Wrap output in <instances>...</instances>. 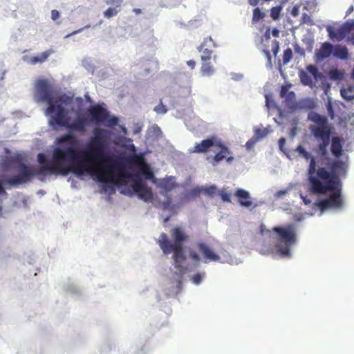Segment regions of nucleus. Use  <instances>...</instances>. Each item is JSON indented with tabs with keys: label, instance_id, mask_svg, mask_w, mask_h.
<instances>
[{
	"label": "nucleus",
	"instance_id": "f257e3e1",
	"mask_svg": "<svg viewBox=\"0 0 354 354\" xmlns=\"http://www.w3.org/2000/svg\"><path fill=\"white\" fill-rule=\"evenodd\" d=\"M57 144L50 156L44 153L37 154L39 167L34 168L21 162H17L12 158L4 159L2 163L3 168L6 170L16 168L18 174L10 178L0 176V195L7 194L6 185L17 186L28 182L34 176L44 180L48 174L67 176L73 174L80 179L89 176L101 185L102 192H109L113 195L116 188L126 187L120 191L121 194L131 196L134 193L145 202L151 201V189L133 174L129 172L116 174L120 164L116 155L111 151H106L100 160L78 162L77 147L68 136L57 138Z\"/></svg>",
	"mask_w": 354,
	"mask_h": 354
},
{
	"label": "nucleus",
	"instance_id": "39448f33",
	"mask_svg": "<svg viewBox=\"0 0 354 354\" xmlns=\"http://www.w3.org/2000/svg\"><path fill=\"white\" fill-rule=\"evenodd\" d=\"M262 243L259 253L262 255L279 256L283 258L291 257L290 248L297 243V226L290 224L286 227H274L272 232L265 230L261 226Z\"/></svg>",
	"mask_w": 354,
	"mask_h": 354
},
{
	"label": "nucleus",
	"instance_id": "f704fd0d",
	"mask_svg": "<svg viewBox=\"0 0 354 354\" xmlns=\"http://www.w3.org/2000/svg\"><path fill=\"white\" fill-rule=\"evenodd\" d=\"M203 190V186L197 187L189 192H187L185 196L186 197H196Z\"/></svg>",
	"mask_w": 354,
	"mask_h": 354
},
{
	"label": "nucleus",
	"instance_id": "ddd939ff",
	"mask_svg": "<svg viewBox=\"0 0 354 354\" xmlns=\"http://www.w3.org/2000/svg\"><path fill=\"white\" fill-rule=\"evenodd\" d=\"M133 140L126 136H118L114 140L116 145L120 146L122 148L131 153L136 151V146L132 143Z\"/></svg>",
	"mask_w": 354,
	"mask_h": 354
},
{
	"label": "nucleus",
	"instance_id": "cd10ccee",
	"mask_svg": "<svg viewBox=\"0 0 354 354\" xmlns=\"http://www.w3.org/2000/svg\"><path fill=\"white\" fill-rule=\"evenodd\" d=\"M266 15L259 8H256L253 10V16H252V23L256 24L260 19H262L265 17Z\"/></svg>",
	"mask_w": 354,
	"mask_h": 354
},
{
	"label": "nucleus",
	"instance_id": "ea45409f",
	"mask_svg": "<svg viewBox=\"0 0 354 354\" xmlns=\"http://www.w3.org/2000/svg\"><path fill=\"white\" fill-rule=\"evenodd\" d=\"M153 111L158 114H165L167 112L166 106L160 101V104L153 108Z\"/></svg>",
	"mask_w": 354,
	"mask_h": 354
},
{
	"label": "nucleus",
	"instance_id": "393cba45",
	"mask_svg": "<svg viewBox=\"0 0 354 354\" xmlns=\"http://www.w3.org/2000/svg\"><path fill=\"white\" fill-rule=\"evenodd\" d=\"M120 10L121 8L109 6V8L104 12L103 15L105 18L111 19L116 16L120 12Z\"/></svg>",
	"mask_w": 354,
	"mask_h": 354
},
{
	"label": "nucleus",
	"instance_id": "b1692460",
	"mask_svg": "<svg viewBox=\"0 0 354 354\" xmlns=\"http://www.w3.org/2000/svg\"><path fill=\"white\" fill-rule=\"evenodd\" d=\"M342 145L338 140H333L330 147L332 153L336 157H339L342 153Z\"/></svg>",
	"mask_w": 354,
	"mask_h": 354
},
{
	"label": "nucleus",
	"instance_id": "c9c22d12",
	"mask_svg": "<svg viewBox=\"0 0 354 354\" xmlns=\"http://www.w3.org/2000/svg\"><path fill=\"white\" fill-rule=\"evenodd\" d=\"M216 190L217 187H216V185H212L208 187H203V192H204L205 194H207V196H212L216 193Z\"/></svg>",
	"mask_w": 354,
	"mask_h": 354
},
{
	"label": "nucleus",
	"instance_id": "1a4fd4ad",
	"mask_svg": "<svg viewBox=\"0 0 354 354\" xmlns=\"http://www.w3.org/2000/svg\"><path fill=\"white\" fill-rule=\"evenodd\" d=\"M353 30H354V19L346 21L337 28H335L330 25L326 26V31L329 38L336 41L343 40L346 36L349 35Z\"/></svg>",
	"mask_w": 354,
	"mask_h": 354
},
{
	"label": "nucleus",
	"instance_id": "412c9836",
	"mask_svg": "<svg viewBox=\"0 0 354 354\" xmlns=\"http://www.w3.org/2000/svg\"><path fill=\"white\" fill-rule=\"evenodd\" d=\"M214 68L209 63H203L200 72L202 76L210 77L214 73Z\"/></svg>",
	"mask_w": 354,
	"mask_h": 354
},
{
	"label": "nucleus",
	"instance_id": "a878e982",
	"mask_svg": "<svg viewBox=\"0 0 354 354\" xmlns=\"http://www.w3.org/2000/svg\"><path fill=\"white\" fill-rule=\"evenodd\" d=\"M206 274L205 272H197L196 274L190 277L192 283L196 286H198L201 283L203 280L205 279Z\"/></svg>",
	"mask_w": 354,
	"mask_h": 354
},
{
	"label": "nucleus",
	"instance_id": "13d9d810",
	"mask_svg": "<svg viewBox=\"0 0 354 354\" xmlns=\"http://www.w3.org/2000/svg\"><path fill=\"white\" fill-rule=\"evenodd\" d=\"M263 53L264 55L267 57L268 63L270 64H271V55H270V51L268 50H264L263 51Z\"/></svg>",
	"mask_w": 354,
	"mask_h": 354
},
{
	"label": "nucleus",
	"instance_id": "2f4dec72",
	"mask_svg": "<svg viewBox=\"0 0 354 354\" xmlns=\"http://www.w3.org/2000/svg\"><path fill=\"white\" fill-rule=\"evenodd\" d=\"M218 195L221 196L224 202H231V193L227 192L225 189H223L218 192Z\"/></svg>",
	"mask_w": 354,
	"mask_h": 354
},
{
	"label": "nucleus",
	"instance_id": "c85d7f7f",
	"mask_svg": "<svg viewBox=\"0 0 354 354\" xmlns=\"http://www.w3.org/2000/svg\"><path fill=\"white\" fill-rule=\"evenodd\" d=\"M329 77L333 80H340L344 77V73L338 69H332L329 71Z\"/></svg>",
	"mask_w": 354,
	"mask_h": 354
},
{
	"label": "nucleus",
	"instance_id": "7ed1b4c3",
	"mask_svg": "<svg viewBox=\"0 0 354 354\" xmlns=\"http://www.w3.org/2000/svg\"><path fill=\"white\" fill-rule=\"evenodd\" d=\"M346 165L337 160L334 162L332 171L324 167H317L315 159L312 158L308 169L309 189L318 198L315 208L324 212H339L344 208L345 203L342 194V183L339 176L344 175Z\"/></svg>",
	"mask_w": 354,
	"mask_h": 354
},
{
	"label": "nucleus",
	"instance_id": "8fccbe9b",
	"mask_svg": "<svg viewBox=\"0 0 354 354\" xmlns=\"http://www.w3.org/2000/svg\"><path fill=\"white\" fill-rule=\"evenodd\" d=\"M294 50L295 53L299 54L300 55H305L304 50L299 44H296L294 45Z\"/></svg>",
	"mask_w": 354,
	"mask_h": 354
},
{
	"label": "nucleus",
	"instance_id": "5fc2aeb1",
	"mask_svg": "<svg viewBox=\"0 0 354 354\" xmlns=\"http://www.w3.org/2000/svg\"><path fill=\"white\" fill-rule=\"evenodd\" d=\"M278 142H279V147L280 150L283 151V147L286 143V139L282 137L279 140Z\"/></svg>",
	"mask_w": 354,
	"mask_h": 354
},
{
	"label": "nucleus",
	"instance_id": "603ef678",
	"mask_svg": "<svg viewBox=\"0 0 354 354\" xmlns=\"http://www.w3.org/2000/svg\"><path fill=\"white\" fill-rule=\"evenodd\" d=\"M60 15L58 10H53L51 11V19L53 21H56L59 17Z\"/></svg>",
	"mask_w": 354,
	"mask_h": 354
},
{
	"label": "nucleus",
	"instance_id": "6e6552de",
	"mask_svg": "<svg viewBox=\"0 0 354 354\" xmlns=\"http://www.w3.org/2000/svg\"><path fill=\"white\" fill-rule=\"evenodd\" d=\"M213 152L214 153V156L207 157V160L213 166L217 165L224 159L226 160L227 163H232L234 160L232 152L227 146L224 145L219 139L217 140Z\"/></svg>",
	"mask_w": 354,
	"mask_h": 354
},
{
	"label": "nucleus",
	"instance_id": "2eb2a0df",
	"mask_svg": "<svg viewBox=\"0 0 354 354\" xmlns=\"http://www.w3.org/2000/svg\"><path fill=\"white\" fill-rule=\"evenodd\" d=\"M308 191L310 192L309 196H316V199L315 200V201L313 203L312 202V200L310 198H309L307 194H304V193L302 192H300L299 193V196L301 198V199L302 200V201L304 202V203L306 205H313V212H316L317 211H318L319 213V216H322V214H324V212L321 214V211L319 209H315V203L316 202V201L317 200L318 198V196L317 194H313L309 189V187H308ZM326 212H324L325 213Z\"/></svg>",
	"mask_w": 354,
	"mask_h": 354
},
{
	"label": "nucleus",
	"instance_id": "f03ea898",
	"mask_svg": "<svg viewBox=\"0 0 354 354\" xmlns=\"http://www.w3.org/2000/svg\"><path fill=\"white\" fill-rule=\"evenodd\" d=\"M34 100L37 103L46 104L45 114L48 115L50 127H63L72 132L84 134L89 124L114 127L119 118L111 115L104 103L91 105L83 114L84 100L66 94L57 95L48 79H39L35 83Z\"/></svg>",
	"mask_w": 354,
	"mask_h": 354
},
{
	"label": "nucleus",
	"instance_id": "3c124183",
	"mask_svg": "<svg viewBox=\"0 0 354 354\" xmlns=\"http://www.w3.org/2000/svg\"><path fill=\"white\" fill-rule=\"evenodd\" d=\"M89 27H90V25H87V26H84V28H80V29H78V30H75V31L72 32L71 33H70V34H68V35H66V36H65V38H68V37H71V36H72V35H76V34H77V33H80V32H81L84 29H85V28H89Z\"/></svg>",
	"mask_w": 354,
	"mask_h": 354
},
{
	"label": "nucleus",
	"instance_id": "49530a36",
	"mask_svg": "<svg viewBox=\"0 0 354 354\" xmlns=\"http://www.w3.org/2000/svg\"><path fill=\"white\" fill-rule=\"evenodd\" d=\"M145 177L148 180H152L153 182H154L156 180L154 174L151 169H147L145 171Z\"/></svg>",
	"mask_w": 354,
	"mask_h": 354
},
{
	"label": "nucleus",
	"instance_id": "de8ad7c7",
	"mask_svg": "<svg viewBox=\"0 0 354 354\" xmlns=\"http://www.w3.org/2000/svg\"><path fill=\"white\" fill-rule=\"evenodd\" d=\"M301 21L303 24H306L308 25H313V24L310 17L308 16L306 13L303 14Z\"/></svg>",
	"mask_w": 354,
	"mask_h": 354
},
{
	"label": "nucleus",
	"instance_id": "aec40b11",
	"mask_svg": "<svg viewBox=\"0 0 354 354\" xmlns=\"http://www.w3.org/2000/svg\"><path fill=\"white\" fill-rule=\"evenodd\" d=\"M340 94L347 101L354 100V86H350L347 88H342L340 89Z\"/></svg>",
	"mask_w": 354,
	"mask_h": 354
},
{
	"label": "nucleus",
	"instance_id": "5701e85b",
	"mask_svg": "<svg viewBox=\"0 0 354 354\" xmlns=\"http://www.w3.org/2000/svg\"><path fill=\"white\" fill-rule=\"evenodd\" d=\"M307 73L313 77L315 80L321 79L323 75L319 72L318 68L315 65L310 64L306 66Z\"/></svg>",
	"mask_w": 354,
	"mask_h": 354
},
{
	"label": "nucleus",
	"instance_id": "a19ab883",
	"mask_svg": "<svg viewBox=\"0 0 354 354\" xmlns=\"http://www.w3.org/2000/svg\"><path fill=\"white\" fill-rule=\"evenodd\" d=\"M257 142H259L258 139L253 136L245 144L247 150H252Z\"/></svg>",
	"mask_w": 354,
	"mask_h": 354
},
{
	"label": "nucleus",
	"instance_id": "69168bd1",
	"mask_svg": "<svg viewBox=\"0 0 354 354\" xmlns=\"http://www.w3.org/2000/svg\"><path fill=\"white\" fill-rule=\"evenodd\" d=\"M140 131H141V127H136V128H135V129H133V133L134 135H136V134L140 133Z\"/></svg>",
	"mask_w": 354,
	"mask_h": 354
},
{
	"label": "nucleus",
	"instance_id": "9b49d317",
	"mask_svg": "<svg viewBox=\"0 0 354 354\" xmlns=\"http://www.w3.org/2000/svg\"><path fill=\"white\" fill-rule=\"evenodd\" d=\"M334 46L328 42L322 44L321 48L316 51L315 55L317 62H322L324 59L328 58L333 54Z\"/></svg>",
	"mask_w": 354,
	"mask_h": 354
},
{
	"label": "nucleus",
	"instance_id": "20e7f679",
	"mask_svg": "<svg viewBox=\"0 0 354 354\" xmlns=\"http://www.w3.org/2000/svg\"><path fill=\"white\" fill-rule=\"evenodd\" d=\"M171 236L175 243L170 242L165 233H162L158 239L159 246L163 253L172 254L175 271L171 277L172 286L167 293L170 297L175 296L181 291L183 277L197 268L201 262V257L195 251L192 250L186 251L182 246V243L186 239L182 228H174L171 230Z\"/></svg>",
	"mask_w": 354,
	"mask_h": 354
},
{
	"label": "nucleus",
	"instance_id": "c03bdc74",
	"mask_svg": "<svg viewBox=\"0 0 354 354\" xmlns=\"http://www.w3.org/2000/svg\"><path fill=\"white\" fill-rule=\"evenodd\" d=\"M106 5L121 8L123 0H104Z\"/></svg>",
	"mask_w": 354,
	"mask_h": 354
},
{
	"label": "nucleus",
	"instance_id": "79ce46f5",
	"mask_svg": "<svg viewBox=\"0 0 354 354\" xmlns=\"http://www.w3.org/2000/svg\"><path fill=\"white\" fill-rule=\"evenodd\" d=\"M230 76L231 80H232L234 82H240L243 80L244 78V75L241 73L232 72L230 73Z\"/></svg>",
	"mask_w": 354,
	"mask_h": 354
},
{
	"label": "nucleus",
	"instance_id": "864d4df0",
	"mask_svg": "<svg viewBox=\"0 0 354 354\" xmlns=\"http://www.w3.org/2000/svg\"><path fill=\"white\" fill-rule=\"evenodd\" d=\"M273 46H272V50L273 52V53L274 55H277V53L279 52V42L277 41H274L273 42Z\"/></svg>",
	"mask_w": 354,
	"mask_h": 354
},
{
	"label": "nucleus",
	"instance_id": "4c0bfd02",
	"mask_svg": "<svg viewBox=\"0 0 354 354\" xmlns=\"http://www.w3.org/2000/svg\"><path fill=\"white\" fill-rule=\"evenodd\" d=\"M281 10V6L273 7L271 9L270 17L272 18V19L277 20L279 19Z\"/></svg>",
	"mask_w": 354,
	"mask_h": 354
},
{
	"label": "nucleus",
	"instance_id": "052dcab7",
	"mask_svg": "<svg viewBox=\"0 0 354 354\" xmlns=\"http://www.w3.org/2000/svg\"><path fill=\"white\" fill-rule=\"evenodd\" d=\"M347 39L348 40L351 41L354 45V29L353 30V31L351 32Z\"/></svg>",
	"mask_w": 354,
	"mask_h": 354
},
{
	"label": "nucleus",
	"instance_id": "0e129e2a",
	"mask_svg": "<svg viewBox=\"0 0 354 354\" xmlns=\"http://www.w3.org/2000/svg\"><path fill=\"white\" fill-rule=\"evenodd\" d=\"M259 2V0H248V3L252 6H257Z\"/></svg>",
	"mask_w": 354,
	"mask_h": 354
},
{
	"label": "nucleus",
	"instance_id": "dca6fc26",
	"mask_svg": "<svg viewBox=\"0 0 354 354\" xmlns=\"http://www.w3.org/2000/svg\"><path fill=\"white\" fill-rule=\"evenodd\" d=\"M308 191L310 192L309 196H316V199L315 200V201L313 203L312 202V200L310 198H309L307 194H304V193L302 192H300L299 193V196L301 198V199L302 200V201L304 202V203L306 205H313V212H316L317 211H318L319 213V216H322V214H324V212L321 214V211L319 209H315V203L316 202V201L317 200L318 198V196L317 194H313L309 189V187H308ZM326 212H324L325 213Z\"/></svg>",
	"mask_w": 354,
	"mask_h": 354
},
{
	"label": "nucleus",
	"instance_id": "e2e57ef3",
	"mask_svg": "<svg viewBox=\"0 0 354 354\" xmlns=\"http://www.w3.org/2000/svg\"><path fill=\"white\" fill-rule=\"evenodd\" d=\"M119 128L122 130L124 133L123 136H126L128 134L127 129L123 125H118Z\"/></svg>",
	"mask_w": 354,
	"mask_h": 354
},
{
	"label": "nucleus",
	"instance_id": "774afa93",
	"mask_svg": "<svg viewBox=\"0 0 354 354\" xmlns=\"http://www.w3.org/2000/svg\"><path fill=\"white\" fill-rule=\"evenodd\" d=\"M354 10V7L353 6H351L348 9L346 10V15H348L349 14H351Z\"/></svg>",
	"mask_w": 354,
	"mask_h": 354
},
{
	"label": "nucleus",
	"instance_id": "f3484780",
	"mask_svg": "<svg viewBox=\"0 0 354 354\" xmlns=\"http://www.w3.org/2000/svg\"><path fill=\"white\" fill-rule=\"evenodd\" d=\"M333 55L340 59L346 60L348 57V49L346 46L342 45L334 46Z\"/></svg>",
	"mask_w": 354,
	"mask_h": 354
},
{
	"label": "nucleus",
	"instance_id": "bf43d9fd",
	"mask_svg": "<svg viewBox=\"0 0 354 354\" xmlns=\"http://www.w3.org/2000/svg\"><path fill=\"white\" fill-rule=\"evenodd\" d=\"M272 35L274 37H279V30L277 28H274L272 30Z\"/></svg>",
	"mask_w": 354,
	"mask_h": 354
},
{
	"label": "nucleus",
	"instance_id": "a211bd4d",
	"mask_svg": "<svg viewBox=\"0 0 354 354\" xmlns=\"http://www.w3.org/2000/svg\"><path fill=\"white\" fill-rule=\"evenodd\" d=\"M299 77L300 82L303 85L308 86L310 88H313L315 86L313 78L306 71H304V70L299 71Z\"/></svg>",
	"mask_w": 354,
	"mask_h": 354
},
{
	"label": "nucleus",
	"instance_id": "6e6d98bb",
	"mask_svg": "<svg viewBox=\"0 0 354 354\" xmlns=\"http://www.w3.org/2000/svg\"><path fill=\"white\" fill-rule=\"evenodd\" d=\"M331 85L330 83L326 82V84H324V92L325 95H328V92L330 89Z\"/></svg>",
	"mask_w": 354,
	"mask_h": 354
},
{
	"label": "nucleus",
	"instance_id": "37998d69",
	"mask_svg": "<svg viewBox=\"0 0 354 354\" xmlns=\"http://www.w3.org/2000/svg\"><path fill=\"white\" fill-rule=\"evenodd\" d=\"M315 214V212H312V213H305L303 214L295 215V221L297 222H301L304 220H305L306 218H308L309 216H313Z\"/></svg>",
	"mask_w": 354,
	"mask_h": 354
},
{
	"label": "nucleus",
	"instance_id": "bb28decb",
	"mask_svg": "<svg viewBox=\"0 0 354 354\" xmlns=\"http://www.w3.org/2000/svg\"><path fill=\"white\" fill-rule=\"evenodd\" d=\"M295 151L297 153H298V154L299 156H302V158H304L306 160H308V159L311 160L312 158L315 159V158L313 156H312L311 154L310 153H308L301 145L297 146V147L295 149ZM310 162H311V160L310 161Z\"/></svg>",
	"mask_w": 354,
	"mask_h": 354
},
{
	"label": "nucleus",
	"instance_id": "473e14b6",
	"mask_svg": "<svg viewBox=\"0 0 354 354\" xmlns=\"http://www.w3.org/2000/svg\"><path fill=\"white\" fill-rule=\"evenodd\" d=\"M292 57V51L291 48H288L284 50L283 55V63L284 65L288 64Z\"/></svg>",
	"mask_w": 354,
	"mask_h": 354
},
{
	"label": "nucleus",
	"instance_id": "72a5a7b5",
	"mask_svg": "<svg viewBox=\"0 0 354 354\" xmlns=\"http://www.w3.org/2000/svg\"><path fill=\"white\" fill-rule=\"evenodd\" d=\"M149 133L156 138H160L162 135V132L160 128L156 124H154L151 127V128L149 129Z\"/></svg>",
	"mask_w": 354,
	"mask_h": 354
},
{
	"label": "nucleus",
	"instance_id": "680f3d73",
	"mask_svg": "<svg viewBox=\"0 0 354 354\" xmlns=\"http://www.w3.org/2000/svg\"><path fill=\"white\" fill-rule=\"evenodd\" d=\"M187 64L191 69H194L196 65V62L194 60H189L187 62Z\"/></svg>",
	"mask_w": 354,
	"mask_h": 354
},
{
	"label": "nucleus",
	"instance_id": "9d476101",
	"mask_svg": "<svg viewBox=\"0 0 354 354\" xmlns=\"http://www.w3.org/2000/svg\"><path fill=\"white\" fill-rule=\"evenodd\" d=\"M218 138L210 137L203 140L199 143H196L193 149H189L190 153H202L208 151H213L215 145H216Z\"/></svg>",
	"mask_w": 354,
	"mask_h": 354
},
{
	"label": "nucleus",
	"instance_id": "7c9ffc66",
	"mask_svg": "<svg viewBox=\"0 0 354 354\" xmlns=\"http://www.w3.org/2000/svg\"><path fill=\"white\" fill-rule=\"evenodd\" d=\"M299 106L301 108L313 109L315 107V103L313 100L306 98L300 101Z\"/></svg>",
	"mask_w": 354,
	"mask_h": 354
},
{
	"label": "nucleus",
	"instance_id": "0eeeda50",
	"mask_svg": "<svg viewBox=\"0 0 354 354\" xmlns=\"http://www.w3.org/2000/svg\"><path fill=\"white\" fill-rule=\"evenodd\" d=\"M199 252L204 258V263L220 262L221 263H228L230 265H238L241 261L237 258L232 257L227 252H221L219 255L215 253L206 243H198L197 244Z\"/></svg>",
	"mask_w": 354,
	"mask_h": 354
},
{
	"label": "nucleus",
	"instance_id": "4468645a",
	"mask_svg": "<svg viewBox=\"0 0 354 354\" xmlns=\"http://www.w3.org/2000/svg\"><path fill=\"white\" fill-rule=\"evenodd\" d=\"M210 43H212L214 47L217 46V45L214 42L212 38L209 37L205 38L203 44L198 48V50L203 53L201 55V59L203 62H206L210 59V55L212 51L207 48H205V46H209V44Z\"/></svg>",
	"mask_w": 354,
	"mask_h": 354
},
{
	"label": "nucleus",
	"instance_id": "e433bc0d",
	"mask_svg": "<svg viewBox=\"0 0 354 354\" xmlns=\"http://www.w3.org/2000/svg\"><path fill=\"white\" fill-rule=\"evenodd\" d=\"M291 189H292V185L290 184L286 189L277 192L274 194V196L275 198H283L284 196L290 193V192L291 191Z\"/></svg>",
	"mask_w": 354,
	"mask_h": 354
},
{
	"label": "nucleus",
	"instance_id": "09e8293b",
	"mask_svg": "<svg viewBox=\"0 0 354 354\" xmlns=\"http://www.w3.org/2000/svg\"><path fill=\"white\" fill-rule=\"evenodd\" d=\"M111 349V347L109 346V344H101L100 346H99V351L101 352V353H105V352H108L109 351H110Z\"/></svg>",
	"mask_w": 354,
	"mask_h": 354
},
{
	"label": "nucleus",
	"instance_id": "4d7b16f0",
	"mask_svg": "<svg viewBox=\"0 0 354 354\" xmlns=\"http://www.w3.org/2000/svg\"><path fill=\"white\" fill-rule=\"evenodd\" d=\"M299 8L296 6H294L291 10V15L293 17H297L299 15Z\"/></svg>",
	"mask_w": 354,
	"mask_h": 354
},
{
	"label": "nucleus",
	"instance_id": "4be33fe9",
	"mask_svg": "<svg viewBox=\"0 0 354 354\" xmlns=\"http://www.w3.org/2000/svg\"><path fill=\"white\" fill-rule=\"evenodd\" d=\"M64 290L65 292L68 293H71L73 295H80V290L77 286L73 281H67L64 285Z\"/></svg>",
	"mask_w": 354,
	"mask_h": 354
},
{
	"label": "nucleus",
	"instance_id": "58836bf2",
	"mask_svg": "<svg viewBox=\"0 0 354 354\" xmlns=\"http://www.w3.org/2000/svg\"><path fill=\"white\" fill-rule=\"evenodd\" d=\"M326 107L328 111V115L333 119L334 118V111L332 104V98L330 96H328V101L326 104Z\"/></svg>",
	"mask_w": 354,
	"mask_h": 354
},
{
	"label": "nucleus",
	"instance_id": "338daca9",
	"mask_svg": "<svg viewBox=\"0 0 354 354\" xmlns=\"http://www.w3.org/2000/svg\"><path fill=\"white\" fill-rule=\"evenodd\" d=\"M6 73V71L1 69L0 70V82L4 79V75Z\"/></svg>",
	"mask_w": 354,
	"mask_h": 354
},
{
	"label": "nucleus",
	"instance_id": "6ab92c4d",
	"mask_svg": "<svg viewBox=\"0 0 354 354\" xmlns=\"http://www.w3.org/2000/svg\"><path fill=\"white\" fill-rule=\"evenodd\" d=\"M52 53L51 50H46L41 53L39 55L30 57L28 61L31 64H36L37 63H42L44 62Z\"/></svg>",
	"mask_w": 354,
	"mask_h": 354
},
{
	"label": "nucleus",
	"instance_id": "a18cd8bd",
	"mask_svg": "<svg viewBox=\"0 0 354 354\" xmlns=\"http://www.w3.org/2000/svg\"><path fill=\"white\" fill-rule=\"evenodd\" d=\"M95 134L97 138H104L107 136V131L103 129H95Z\"/></svg>",
	"mask_w": 354,
	"mask_h": 354
},
{
	"label": "nucleus",
	"instance_id": "c756f323",
	"mask_svg": "<svg viewBox=\"0 0 354 354\" xmlns=\"http://www.w3.org/2000/svg\"><path fill=\"white\" fill-rule=\"evenodd\" d=\"M269 133V131L267 128L257 129L254 131V136L258 139L259 141L266 137Z\"/></svg>",
	"mask_w": 354,
	"mask_h": 354
},
{
	"label": "nucleus",
	"instance_id": "f8f14e48",
	"mask_svg": "<svg viewBox=\"0 0 354 354\" xmlns=\"http://www.w3.org/2000/svg\"><path fill=\"white\" fill-rule=\"evenodd\" d=\"M234 196L239 198V203L243 207H250L253 205L250 192L242 188L237 189Z\"/></svg>",
	"mask_w": 354,
	"mask_h": 354
},
{
	"label": "nucleus",
	"instance_id": "423d86ee",
	"mask_svg": "<svg viewBox=\"0 0 354 354\" xmlns=\"http://www.w3.org/2000/svg\"><path fill=\"white\" fill-rule=\"evenodd\" d=\"M308 119L315 123L309 127V129L319 142L318 154L324 157L327 154L326 149L330 141V130L328 127V120L326 117L316 113L308 114Z\"/></svg>",
	"mask_w": 354,
	"mask_h": 354
}]
</instances>
